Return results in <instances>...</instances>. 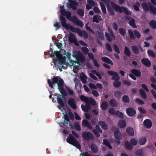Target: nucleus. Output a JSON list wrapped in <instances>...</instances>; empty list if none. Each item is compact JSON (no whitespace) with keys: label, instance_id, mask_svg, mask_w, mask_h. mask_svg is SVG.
Segmentation results:
<instances>
[{"label":"nucleus","instance_id":"c85d7f7f","mask_svg":"<svg viewBox=\"0 0 156 156\" xmlns=\"http://www.w3.org/2000/svg\"><path fill=\"white\" fill-rule=\"evenodd\" d=\"M109 104L112 107H115L118 105L117 101L114 99H111L109 101Z\"/></svg>","mask_w":156,"mask_h":156},{"label":"nucleus","instance_id":"6ab92c4d","mask_svg":"<svg viewBox=\"0 0 156 156\" xmlns=\"http://www.w3.org/2000/svg\"><path fill=\"white\" fill-rule=\"evenodd\" d=\"M69 2L70 3V7L73 10H76L77 9V7L76 5H78V3L75 1L73 0H69Z\"/></svg>","mask_w":156,"mask_h":156},{"label":"nucleus","instance_id":"393cba45","mask_svg":"<svg viewBox=\"0 0 156 156\" xmlns=\"http://www.w3.org/2000/svg\"><path fill=\"white\" fill-rule=\"evenodd\" d=\"M57 100L58 103L61 105L62 107H63L65 106L66 100L63 97L62 98H58Z\"/></svg>","mask_w":156,"mask_h":156},{"label":"nucleus","instance_id":"0eeeda50","mask_svg":"<svg viewBox=\"0 0 156 156\" xmlns=\"http://www.w3.org/2000/svg\"><path fill=\"white\" fill-rule=\"evenodd\" d=\"M82 135L83 138L87 141L93 140L94 138L93 134L90 132L84 131L82 133Z\"/></svg>","mask_w":156,"mask_h":156},{"label":"nucleus","instance_id":"f704fd0d","mask_svg":"<svg viewBox=\"0 0 156 156\" xmlns=\"http://www.w3.org/2000/svg\"><path fill=\"white\" fill-rule=\"evenodd\" d=\"M103 144L107 146L110 149H112V147L109 141L106 139H103Z\"/></svg>","mask_w":156,"mask_h":156},{"label":"nucleus","instance_id":"603ef678","mask_svg":"<svg viewBox=\"0 0 156 156\" xmlns=\"http://www.w3.org/2000/svg\"><path fill=\"white\" fill-rule=\"evenodd\" d=\"M107 29L108 32L111 35L112 37L113 38V39H115V37L114 34L113 32L111 29L110 27H107Z\"/></svg>","mask_w":156,"mask_h":156},{"label":"nucleus","instance_id":"e2e57ef3","mask_svg":"<svg viewBox=\"0 0 156 156\" xmlns=\"http://www.w3.org/2000/svg\"><path fill=\"white\" fill-rule=\"evenodd\" d=\"M71 15L72 13L69 11L67 12L66 15L67 19L69 20H72L71 18Z\"/></svg>","mask_w":156,"mask_h":156},{"label":"nucleus","instance_id":"b1692460","mask_svg":"<svg viewBox=\"0 0 156 156\" xmlns=\"http://www.w3.org/2000/svg\"><path fill=\"white\" fill-rule=\"evenodd\" d=\"M81 80L82 82L84 83L85 84L87 83V76L83 73H82L80 76Z\"/></svg>","mask_w":156,"mask_h":156},{"label":"nucleus","instance_id":"4c0bfd02","mask_svg":"<svg viewBox=\"0 0 156 156\" xmlns=\"http://www.w3.org/2000/svg\"><path fill=\"white\" fill-rule=\"evenodd\" d=\"M107 8L108 12L111 14V15L113 16L115 15V12L109 5H108L107 6Z\"/></svg>","mask_w":156,"mask_h":156},{"label":"nucleus","instance_id":"cd10ccee","mask_svg":"<svg viewBox=\"0 0 156 156\" xmlns=\"http://www.w3.org/2000/svg\"><path fill=\"white\" fill-rule=\"evenodd\" d=\"M60 58L56 59V60L58 61V63L54 61H53L54 66L55 67L60 66L61 65H62L64 61L60 59Z\"/></svg>","mask_w":156,"mask_h":156},{"label":"nucleus","instance_id":"052dcab7","mask_svg":"<svg viewBox=\"0 0 156 156\" xmlns=\"http://www.w3.org/2000/svg\"><path fill=\"white\" fill-rule=\"evenodd\" d=\"M112 80H114V81H118L120 79V77L118 74L117 73L112 77Z\"/></svg>","mask_w":156,"mask_h":156},{"label":"nucleus","instance_id":"f257e3e1","mask_svg":"<svg viewBox=\"0 0 156 156\" xmlns=\"http://www.w3.org/2000/svg\"><path fill=\"white\" fill-rule=\"evenodd\" d=\"M67 12L65 9H62L61 10V15H61L60 17L62 26L67 30L69 29L72 32L77 33L80 36L83 37L85 39L88 38L89 35L86 31L84 30L82 31L78 27L76 28L71 25L69 26V24L66 23V19L63 16H66Z\"/></svg>","mask_w":156,"mask_h":156},{"label":"nucleus","instance_id":"aec40b11","mask_svg":"<svg viewBox=\"0 0 156 156\" xmlns=\"http://www.w3.org/2000/svg\"><path fill=\"white\" fill-rule=\"evenodd\" d=\"M144 125L147 128L150 129L152 126V122L150 119H146L144 121Z\"/></svg>","mask_w":156,"mask_h":156},{"label":"nucleus","instance_id":"6e6552de","mask_svg":"<svg viewBox=\"0 0 156 156\" xmlns=\"http://www.w3.org/2000/svg\"><path fill=\"white\" fill-rule=\"evenodd\" d=\"M59 76H54L51 79V81L50 79L48 80V83L49 87L51 88H53L54 87L53 85L54 84H57L58 82Z\"/></svg>","mask_w":156,"mask_h":156},{"label":"nucleus","instance_id":"774afa93","mask_svg":"<svg viewBox=\"0 0 156 156\" xmlns=\"http://www.w3.org/2000/svg\"><path fill=\"white\" fill-rule=\"evenodd\" d=\"M76 24L78 26L82 27L84 26V24L83 22L80 20H79L76 22Z\"/></svg>","mask_w":156,"mask_h":156},{"label":"nucleus","instance_id":"09e8293b","mask_svg":"<svg viewBox=\"0 0 156 156\" xmlns=\"http://www.w3.org/2000/svg\"><path fill=\"white\" fill-rule=\"evenodd\" d=\"M140 6V4L138 2H136V4H134L133 5V7L134 9L136 11L138 12L140 11V9L139 8Z\"/></svg>","mask_w":156,"mask_h":156},{"label":"nucleus","instance_id":"79ce46f5","mask_svg":"<svg viewBox=\"0 0 156 156\" xmlns=\"http://www.w3.org/2000/svg\"><path fill=\"white\" fill-rule=\"evenodd\" d=\"M64 55H66V58H68V60L69 61L70 63H71V62H73V60H72L71 59L70 56L71 55V54L69 53L68 52H66V51L65 50L64 51Z\"/></svg>","mask_w":156,"mask_h":156},{"label":"nucleus","instance_id":"de8ad7c7","mask_svg":"<svg viewBox=\"0 0 156 156\" xmlns=\"http://www.w3.org/2000/svg\"><path fill=\"white\" fill-rule=\"evenodd\" d=\"M138 141L134 138H132L130 140V144L133 146L136 145L138 143Z\"/></svg>","mask_w":156,"mask_h":156},{"label":"nucleus","instance_id":"338daca9","mask_svg":"<svg viewBox=\"0 0 156 156\" xmlns=\"http://www.w3.org/2000/svg\"><path fill=\"white\" fill-rule=\"evenodd\" d=\"M131 65L132 67L135 68H137L138 66V64L137 62L135 60L132 62Z\"/></svg>","mask_w":156,"mask_h":156},{"label":"nucleus","instance_id":"49530a36","mask_svg":"<svg viewBox=\"0 0 156 156\" xmlns=\"http://www.w3.org/2000/svg\"><path fill=\"white\" fill-rule=\"evenodd\" d=\"M150 26H151L153 29H156V22L154 20H152L150 22Z\"/></svg>","mask_w":156,"mask_h":156},{"label":"nucleus","instance_id":"69168bd1","mask_svg":"<svg viewBox=\"0 0 156 156\" xmlns=\"http://www.w3.org/2000/svg\"><path fill=\"white\" fill-rule=\"evenodd\" d=\"M81 50L82 52L84 54H87L89 51L88 49L86 47H83L81 48Z\"/></svg>","mask_w":156,"mask_h":156},{"label":"nucleus","instance_id":"2eb2a0df","mask_svg":"<svg viewBox=\"0 0 156 156\" xmlns=\"http://www.w3.org/2000/svg\"><path fill=\"white\" fill-rule=\"evenodd\" d=\"M113 49L116 53L114 54V55L115 57L118 59H120V57L119 55L120 53V51L119 48L117 45L115 44H114L113 47Z\"/></svg>","mask_w":156,"mask_h":156},{"label":"nucleus","instance_id":"9b49d317","mask_svg":"<svg viewBox=\"0 0 156 156\" xmlns=\"http://www.w3.org/2000/svg\"><path fill=\"white\" fill-rule=\"evenodd\" d=\"M69 40L71 43H73L76 46H78L79 44L77 42V39L76 37L73 34H70L69 37Z\"/></svg>","mask_w":156,"mask_h":156},{"label":"nucleus","instance_id":"ea45409f","mask_svg":"<svg viewBox=\"0 0 156 156\" xmlns=\"http://www.w3.org/2000/svg\"><path fill=\"white\" fill-rule=\"evenodd\" d=\"M100 4L102 12L104 14H106L107 11L105 5L103 2H100Z\"/></svg>","mask_w":156,"mask_h":156},{"label":"nucleus","instance_id":"ddd939ff","mask_svg":"<svg viewBox=\"0 0 156 156\" xmlns=\"http://www.w3.org/2000/svg\"><path fill=\"white\" fill-rule=\"evenodd\" d=\"M126 112L127 115L130 117L134 116L136 113V110L132 107H129L126 108Z\"/></svg>","mask_w":156,"mask_h":156},{"label":"nucleus","instance_id":"c756f323","mask_svg":"<svg viewBox=\"0 0 156 156\" xmlns=\"http://www.w3.org/2000/svg\"><path fill=\"white\" fill-rule=\"evenodd\" d=\"M144 150L142 149H139L136 152V156H144L145 155Z\"/></svg>","mask_w":156,"mask_h":156},{"label":"nucleus","instance_id":"13d9d810","mask_svg":"<svg viewBox=\"0 0 156 156\" xmlns=\"http://www.w3.org/2000/svg\"><path fill=\"white\" fill-rule=\"evenodd\" d=\"M78 14L81 16H83L84 15V11L81 9H79L77 10Z\"/></svg>","mask_w":156,"mask_h":156},{"label":"nucleus","instance_id":"bf43d9fd","mask_svg":"<svg viewBox=\"0 0 156 156\" xmlns=\"http://www.w3.org/2000/svg\"><path fill=\"white\" fill-rule=\"evenodd\" d=\"M135 101L138 104L143 105L145 104L144 102L142 100L139 98H136Z\"/></svg>","mask_w":156,"mask_h":156},{"label":"nucleus","instance_id":"39448f33","mask_svg":"<svg viewBox=\"0 0 156 156\" xmlns=\"http://www.w3.org/2000/svg\"><path fill=\"white\" fill-rule=\"evenodd\" d=\"M86 60L84 55L82 54L78 57H76V60H73V63L72 66L74 67V68L76 69H78V67L81 65V64L83 63Z\"/></svg>","mask_w":156,"mask_h":156},{"label":"nucleus","instance_id":"37998d69","mask_svg":"<svg viewBox=\"0 0 156 156\" xmlns=\"http://www.w3.org/2000/svg\"><path fill=\"white\" fill-rule=\"evenodd\" d=\"M122 100L123 102L126 103H129L130 101L129 97L127 95H124L122 97Z\"/></svg>","mask_w":156,"mask_h":156},{"label":"nucleus","instance_id":"3c124183","mask_svg":"<svg viewBox=\"0 0 156 156\" xmlns=\"http://www.w3.org/2000/svg\"><path fill=\"white\" fill-rule=\"evenodd\" d=\"M80 98L82 101L85 102L86 103H88L89 102V99L87 97L83 95H81L80 96Z\"/></svg>","mask_w":156,"mask_h":156},{"label":"nucleus","instance_id":"4be33fe9","mask_svg":"<svg viewBox=\"0 0 156 156\" xmlns=\"http://www.w3.org/2000/svg\"><path fill=\"white\" fill-rule=\"evenodd\" d=\"M101 60L104 62L108 64H110L111 65H113V63L112 60L108 57H102L101 58Z\"/></svg>","mask_w":156,"mask_h":156},{"label":"nucleus","instance_id":"bb28decb","mask_svg":"<svg viewBox=\"0 0 156 156\" xmlns=\"http://www.w3.org/2000/svg\"><path fill=\"white\" fill-rule=\"evenodd\" d=\"M108 103L106 101L102 102L100 105L101 109L103 110H105L108 108Z\"/></svg>","mask_w":156,"mask_h":156},{"label":"nucleus","instance_id":"a18cd8bd","mask_svg":"<svg viewBox=\"0 0 156 156\" xmlns=\"http://www.w3.org/2000/svg\"><path fill=\"white\" fill-rule=\"evenodd\" d=\"M129 34L131 40H134L135 39V37L133 34V31L131 29H129L128 30Z\"/></svg>","mask_w":156,"mask_h":156},{"label":"nucleus","instance_id":"6e6d98bb","mask_svg":"<svg viewBox=\"0 0 156 156\" xmlns=\"http://www.w3.org/2000/svg\"><path fill=\"white\" fill-rule=\"evenodd\" d=\"M105 34L106 38L108 41V42H111L112 41V38L109 34L106 32L105 33Z\"/></svg>","mask_w":156,"mask_h":156},{"label":"nucleus","instance_id":"7ed1b4c3","mask_svg":"<svg viewBox=\"0 0 156 156\" xmlns=\"http://www.w3.org/2000/svg\"><path fill=\"white\" fill-rule=\"evenodd\" d=\"M141 6L145 11L148 12L150 9L151 13L153 15L156 14V8L150 2L147 3L146 2H144L141 4Z\"/></svg>","mask_w":156,"mask_h":156},{"label":"nucleus","instance_id":"20e7f679","mask_svg":"<svg viewBox=\"0 0 156 156\" xmlns=\"http://www.w3.org/2000/svg\"><path fill=\"white\" fill-rule=\"evenodd\" d=\"M66 141L79 150L81 148V145L79 141H77L76 139L72 134H69L66 139Z\"/></svg>","mask_w":156,"mask_h":156},{"label":"nucleus","instance_id":"a211bd4d","mask_svg":"<svg viewBox=\"0 0 156 156\" xmlns=\"http://www.w3.org/2000/svg\"><path fill=\"white\" fill-rule=\"evenodd\" d=\"M131 72L132 74L137 77L140 78L141 76V72L138 69H132L131 71Z\"/></svg>","mask_w":156,"mask_h":156},{"label":"nucleus","instance_id":"0e129e2a","mask_svg":"<svg viewBox=\"0 0 156 156\" xmlns=\"http://www.w3.org/2000/svg\"><path fill=\"white\" fill-rule=\"evenodd\" d=\"M134 33L135 36L138 39L140 38L141 36V35L140 34V33L136 30H134Z\"/></svg>","mask_w":156,"mask_h":156},{"label":"nucleus","instance_id":"72a5a7b5","mask_svg":"<svg viewBox=\"0 0 156 156\" xmlns=\"http://www.w3.org/2000/svg\"><path fill=\"white\" fill-rule=\"evenodd\" d=\"M124 53L128 57H129L131 56V52L129 48L127 46H125L124 47Z\"/></svg>","mask_w":156,"mask_h":156},{"label":"nucleus","instance_id":"dca6fc26","mask_svg":"<svg viewBox=\"0 0 156 156\" xmlns=\"http://www.w3.org/2000/svg\"><path fill=\"white\" fill-rule=\"evenodd\" d=\"M49 53L50 55V56L51 58H53L54 55H55L56 56V58H61V55L60 51H55L53 53V50H50L49 51Z\"/></svg>","mask_w":156,"mask_h":156},{"label":"nucleus","instance_id":"f8f14e48","mask_svg":"<svg viewBox=\"0 0 156 156\" xmlns=\"http://www.w3.org/2000/svg\"><path fill=\"white\" fill-rule=\"evenodd\" d=\"M68 103L70 106L73 109H76L77 108L76 101L73 98H70L68 101Z\"/></svg>","mask_w":156,"mask_h":156},{"label":"nucleus","instance_id":"5701e85b","mask_svg":"<svg viewBox=\"0 0 156 156\" xmlns=\"http://www.w3.org/2000/svg\"><path fill=\"white\" fill-rule=\"evenodd\" d=\"M98 124L101 126L102 129L104 130H107L108 129V126L104 121H99Z\"/></svg>","mask_w":156,"mask_h":156},{"label":"nucleus","instance_id":"9d476101","mask_svg":"<svg viewBox=\"0 0 156 156\" xmlns=\"http://www.w3.org/2000/svg\"><path fill=\"white\" fill-rule=\"evenodd\" d=\"M113 128L116 130L115 131L114 134L115 138L117 140H121L122 137V134L119 132L118 128L114 127Z\"/></svg>","mask_w":156,"mask_h":156},{"label":"nucleus","instance_id":"473e14b6","mask_svg":"<svg viewBox=\"0 0 156 156\" xmlns=\"http://www.w3.org/2000/svg\"><path fill=\"white\" fill-rule=\"evenodd\" d=\"M90 149L93 152L97 153L98 151V147L94 144H92L90 146Z\"/></svg>","mask_w":156,"mask_h":156},{"label":"nucleus","instance_id":"58836bf2","mask_svg":"<svg viewBox=\"0 0 156 156\" xmlns=\"http://www.w3.org/2000/svg\"><path fill=\"white\" fill-rule=\"evenodd\" d=\"M140 95L143 99H146L147 97L145 92L143 89H140Z\"/></svg>","mask_w":156,"mask_h":156},{"label":"nucleus","instance_id":"f3484780","mask_svg":"<svg viewBox=\"0 0 156 156\" xmlns=\"http://www.w3.org/2000/svg\"><path fill=\"white\" fill-rule=\"evenodd\" d=\"M142 63L145 66L150 67L151 65L150 61L148 58H144L141 60Z\"/></svg>","mask_w":156,"mask_h":156},{"label":"nucleus","instance_id":"680f3d73","mask_svg":"<svg viewBox=\"0 0 156 156\" xmlns=\"http://www.w3.org/2000/svg\"><path fill=\"white\" fill-rule=\"evenodd\" d=\"M74 127L77 130L80 131L81 130V127L78 122H76L75 123Z\"/></svg>","mask_w":156,"mask_h":156},{"label":"nucleus","instance_id":"e433bc0d","mask_svg":"<svg viewBox=\"0 0 156 156\" xmlns=\"http://www.w3.org/2000/svg\"><path fill=\"white\" fill-rule=\"evenodd\" d=\"M114 96L118 99H120L121 98L122 93L121 92L119 91H116L114 93Z\"/></svg>","mask_w":156,"mask_h":156},{"label":"nucleus","instance_id":"4468645a","mask_svg":"<svg viewBox=\"0 0 156 156\" xmlns=\"http://www.w3.org/2000/svg\"><path fill=\"white\" fill-rule=\"evenodd\" d=\"M82 125L83 127H87L89 129H93V127L91 123L89 122L86 119H83L82 120Z\"/></svg>","mask_w":156,"mask_h":156},{"label":"nucleus","instance_id":"864d4df0","mask_svg":"<svg viewBox=\"0 0 156 156\" xmlns=\"http://www.w3.org/2000/svg\"><path fill=\"white\" fill-rule=\"evenodd\" d=\"M121 82L119 81H114L113 83V86L116 88H118L120 87L121 85Z\"/></svg>","mask_w":156,"mask_h":156},{"label":"nucleus","instance_id":"1a4fd4ad","mask_svg":"<svg viewBox=\"0 0 156 156\" xmlns=\"http://www.w3.org/2000/svg\"><path fill=\"white\" fill-rule=\"evenodd\" d=\"M125 19L129 21L128 24L130 26L134 28L137 27V26L135 23V20L133 18H131L129 16H126Z\"/></svg>","mask_w":156,"mask_h":156},{"label":"nucleus","instance_id":"4d7b16f0","mask_svg":"<svg viewBox=\"0 0 156 156\" xmlns=\"http://www.w3.org/2000/svg\"><path fill=\"white\" fill-rule=\"evenodd\" d=\"M88 103L91 105L93 106H95L96 105V101L92 98H90L89 99V101Z\"/></svg>","mask_w":156,"mask_h":156},{"label":"nucleus","instance_id":"c03bdc74","mask_svg":"<svg viewBox=\"0 0 156 156\" xmlns=\"http://www.w3.org/2000/svg\"><path fill=\"white\" fill-rule=\"evenodd\" d=\"M125 146L127 150H131L133 148L132 145L128 142H126L125 143Z\"/></svg>","mask_w":156,"mask_h":156},{"label":"nucleus","instance_id":"a878e982","mask_svg":"<svg viewBox=\"0 0 156 156\" xmlns=\"http://www.w3.org/2000/svg\"><path fill=\"white\" fill-rule=\"evenodd\" d=\"M126 122L124 120H120L118 122V126L121 128H125L126 126Z\"/></svg>","mask_w":156,"mask_h":156},{"label":"nucleus","instance_id":"423d86ee","mask_svg":"<svg viewBox=\"0 0 156 156\" xmlns=\"http://www.w3.org/2000/svg\"><path fill=\"white\" fill-rule=\"evenodd\" d=\"M58 84V89L62 95L66 96L68 94L64 88L63 87L64 84V81L61 78H60L57 84Z\"/></svg>","mask_w":156,"mask_h":156},{"label":"nucleus","instance_id":"f03ea898","mask_svg":"<svg viewBox=\"0 0 156 156\" xmlns=\"http://www.w3.org/2000/svg\"><path fill=\"white\" fill-rule=\"evenodd\" d=\"M111 4L112 8L116 12H119L120 13L123 12L127 15H131L132 14L131 11H129L127 8L123 6L120 7L116 4L114 2H111Z\"/></svg>","mask_w":156,"mask_h":156},{"label":"nucleus","instance_id":"a19ab883","mask_svg":"<svg viewBox=\"0 0 156 156\" xmlns=\"http://www.w3.org/2000/svg\"><path fill=\"white\" fill-rule=\"evenodd\" d=\"M119 31L120 34L123 37L125 36L126 34V31L125 29L122 27H120L119 29Z\"/></svg>","mask_w":156,"mask_h":156},{"label":"nucleus","instance_id":"2f4dec72","mask_svg":"<svg viewBox=\"0 0 156 156\" xmlns=\"http://www.w3.org/2000/svg\"><path fill=\"white\" fill-rule=\"evenodd\" d=\"M147 141V139L146 137H142L139 140V144L141 145H144Z\"/></svg>","mask_w":156,"mask_h":156},{"label":"nucleus","instance_id":"8fccbe9b","mask_svg":"<svg viewBox=\"0 0 156 156\" xmlns=\"http://www.w3.org/2000/svg\"><path fill=\"white\" fill-rule=\"evenodd\" d=\"M147 53L149 56L153 58L155 57L156 56V55L154 52L151 50H148L147 51Z\"/></svg>","mask_w":156,"mask_h":156},{"label":"nucleus","instance_id":"7c9ffc66","mask_svg":"<svg viewBox=\"0 0 156 156\" xmlns=\"http://www.w3.org/2000/svg\"><path fill=\"white\" fill-rule=\"evenodd\" d=\"M131 49L135 54L138 55L139 53V49L138 46L133 45L131 47Z\"/></svg>","mask_w":156,"mask_h":156},{"label":"nucleus","instance_id":"c9c22d12","mask_svg":"<svg viewBox=\"0 0 156 156\" xmlns=\"http://www.w3.org/2000/svg\"><path fill=\"white\" fill-rule=\"evenodd\" d=\"M109 113L113 115H116L118 114V113L119 112V110L115 111V109L112 108L109 109L108 110Z\"/></svg>","mask_w":156,"mask_h":156},{"label":"nucleus","instance_id":"5fc2aeb1","mask_svg":"<svg viewBox=\"0 0 156 156\" xmlns=\"http://www.w3.org/2000/svg\"><path fill=\"white\" fill-rule=\"evenodd\" d=\"M105 46L106 49L108 52H112V48L109 44L108 43H106Z\"/></svg>","mask_w":156,"mask_h":156},{"label":"nucleus","instance_id":"412c9836","mask_svg":"<svg viewBox=\"0 0 156 156\" xmlns=\"http://www.w3.org/2000/svg\"><path fill=\"white\" fill-rule=\"evenodd\" d=\"M126 132L130 136H133L134 135V129L131 127H128L126 129Z\"/></svg>","mask_w":156,"mask_h":156}]
</instances>
